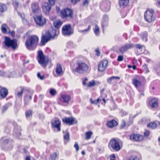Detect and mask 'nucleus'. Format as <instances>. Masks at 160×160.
Instances as JSON below:
<instances>
[{"instance_id": "nucleus-3", "label": "nucleus", "mask_w": 160, "mask_h": 160, "mask_svg": "<svg viewBox=\"0 0 160 160\" xmlns=\"http://www.w3.org/2000/svg\"><path fill=\"white\" fill-rule=\"evenodd\" d=\"M144 18L146 21L149 23L154 21L155 17L154 10L151 8L147 9L144 12Z\"/></svg>"}, {"instance_id": "nucleus-60", "label": "nucleus", "mask_w": 160, "mask_h": 160, "mask_svg": "<svg viewBox=\"0 0 160 160\" xmlns=\"http://www.w3.org/2000/svg\"><path fill=\"white\" fill-rule=\"evenodd\" d=\"M32 98V97L31 96H27L25 97V99H29V100L31 99Z\"/></svg>"}, {"instance_id": "nucleus-27", "label": "nucleus", "mask_w": 160, "mask_h": 160, "mask_svg": "<svg viewBox=\"0 0 160 160\" xmlns=\"http://www.w3.org/2000/svg\"><path fill=\"white\" fill-rule=\"evenodd\" d=\"M2 32L3 33H6L9 31V29L8 26L5 24H2L1 27Z\"/></svg>"}, {"instance_id": "nucleus-43", "label": "nucleus", "mask_w": 160, "mask_h": 160, "mask_svg": "<svg viewBox=\"0 0 160 160\" xmlns=\"http://www.w3.org/2000/svg\"><path fill=\"white\" fill-rule=\"evenodd\" d=\"M49 92L50 94L52 96H55L56 93V90L53 89H50V90Z\"/></svg>"}, {"instance_id": "nucleus-16", "label": "nucleus", "mask_w": 160, "mask_h": 160, "mask_svg": "<svg viewBox=\"0 0 160 160\" xmlns=\"http://www.w3.org/2000/svg\"><path fill=\"white\" fill-rule=\"evenodd\" d=\"M132 83L136 88L140 87L142 85V82L140 80V78L138 76L135 77L133 79Z\"/></svg>"}, {"instance_id": "nucleus-18", "label": "nucleus", "mask_w": 160, "mask_h": 160, "mask_svg": "<svg viewBox=\"0 0 160 160\" xmlns=\"http://www.w3.org/2000/svg\"><path fill=\"white\" fill-rule=\"evenodd\" d=\"M56 73L57 75L58 76H61L63 74V72L62 71V66L60 64H57L56 67Z\"/></svg>"}, {"instance_id": "nucleus-26", "label": "nucleus", "mask_w": 160, "mask_h": 160, "mask_svg": "<svg viewBox=\"0 0 160 160\" xmlns=\"http://www.w3.org/2000/svg\"><path fill=\"white\" fill-rule=\"evenodd\" d=\"M108 17L106 15L104 16L101 23V25L102 27H104L107 26L108 24Z\"/></svg>"}, {"instance_id": "nucleus-20", "label": "nucleus", "mask_w": 160, "mask_h": 160, "mask_svg": "<svg viewBox=\"0 0 160 160\" xmlns=\"http://www.w3.org/2000/svg\"><path fill=\"white\" fill-rule=\"evenodd\" d=\"M117 122L114 120H112L107 122L106 125L107 127L110 128H112L117 125Z\"/></svg>"}, {"instance_id": "nucleus-38", "label": "nucleus", "mask_w": 160, "mask_h": 160, "mask_svg": "<svg viewBox=\"0 0 160 160\" xmlns=\"http://www.w3.org/2000/svg\"><path fill=\"white\" fill-rule=\"evenodd\" d=\"M101 100V98H98L97 100H92V99H90V101L91 103L94 104H97L98 102L99 101Z\"/></svg>"}, {"instance_id": "nucleus-9", "label": "nucleus", "mask_w": 160, "mask_h": 160, "mask_svg": "<svg viewBox=\"0 0 160 160\" xmlns=\"http://www.w3.org/2000/svg\"><path fill=\"white\" fill-rule=\"evenodd\" d=\"M49 62V59L47 56H45L42 51L41 50V66L45 68Z\"/></svg>"}, {"instance_id": "nucleus-30", "label": "nucleus", "mask_w": 160, "mask_h": 160, "mask_svg": "<svg viewBox=\"0 0 160 160\" xmlns=\"http://www.w3.org/2000/svg\"><path fill=\"white\" fill-rule=\"evenodd\" d=\"M104 91V89H103L101 90L100 92H101V97L99 98H101V100L102 99L103 101L105 103H106V102L105 99V97H106V95H105L104 93L103 92Z\"/></svg>"}, {"instance_id": "nucleus-56", "label": "nucleus", "mask_w": 160, "mask_h": 160, "mask_svg": "<svg viewBox=\"0 0 160 160\" xmlns=\"http://www.w3.org/2000/svg\"><path fill=\"white\" fill-rule=\"evenodd\" d=\"M80 0H72V4H75L79 2Z\"/></svg>"}, {"instance_id": "nucleus-8", "label": "nucleus", "mask_w": 160, "mask_h": 160, "mask_svg": "<svg viewBox=\"0 0 160 160\" xmlns=\"http://www.w3.org/2000/svg\"><path fill=\"white\" fill-rule=\"evenodd\" d=\"M60 13L63 18L68 17L72 18L73 14L72 11L68 8L65 9L61 11Z\"/></svg>"}, {"instance_id": "nucleus-62", "label": "nucleus", "mask_w": 160, "mask_h": 160, "mask_svg": "<svg viewBox=\"0 0 160 160\" xmlns=\"http://www.w3.org/2000/svg\"><path fill=\"white\" fill-rule=\"evenodd\" d=\"M26 160H30V157L29 156H27L26 158Z\"/></svg>"}, {"instance_id": "nucleus-10", "label": "nucleus", "mask_w": 160, "mask_h": 160, "mask_svg": "<svg viewBox=\"0 0 160 160\" xmlns=\"http://www.w3.org/2000/svg\"><path fill=\"white\" fill-rule=\"evenodd\" d=\"M108 61L107 60H103L101 61L98 66V71L102 72L108 66Z\"/></svg>"}, {"instance_id": "nucleus-22", "label": "nucleus", "mask_w": 160, "mask_h": 160, "mask_svg": "<svg viewBox=\"0 0 160 160\" xmlns=\"http://www.w3.org/2000/svg\"><path fill=\"white\" fill-rule=\"evenodd\" d=\"M130 0H119V3L120 7L124 8L129 3Z\"/></svg>"}, {"instance_id": "nucleus-5", "label": "nucleus", "mask_w": 160, "mask_h": 160, "mask_svg": "<svg viewBox=\"0 0 160 160\" xmlns=\"http://www.w3.org/2000/svg\"><path fill=\"white\" fill-rule=\"evenodd\" d=\"M108 148L111 150L119 151L122 148L119 141L114 139H112L108 144Z\"/></svg>"}, {"instance_id": "nucleus-51", "label": "nucleus", "mask_w": 160, "mask_h": 160, "mask_svg": "<svg viewBox=\"0 0 160 160\" xmlns=\"http://www.w3.org/2000/svg\"><path fill=\"white\" fill-rule=\"evenodd\" d=\"M37 59L38 61V62L39 63H40V50H39L38 51V55Z\"/></svg>"}, {"instance_id": "nucleus-58", "label": "nucleus", "mask_w": 160, "mask_h": 160, "mask_svg": "<svg viewBox=\"0 0 160 160\" xmlns=\"http://www.w3.org/2000/svg\"><path fill=\"white\" fill-rule=\"evenodd\" d=\"M136 47L139 49H141L143 47V46L140 44H138L136 45Z\"/></svg>"}, {"instance_id": "nucleus-11", "label": "nucleus", "mask_w": 160, "mask_h": 160, "mask_svg": "<svg viewBox=\"0 0 160 160\" xmlns=\"http://www.w3.org/2000/svg\"><path fill=\"white\" fill-rule=\"evenodd\" d=\"M129 138L131 140L136 142L141 141L143 138V136L139 134H132L130 136Z\"/></svg>"}, {"instance_id": "nucleus-48", "label": "nucleus", "mask_w": 160, "mask_h": 160, "mask_svg": "<svg viewBox=\"0 0 160 160\" xmlns=\"http://www.w3.org/2000/svg\"><path fill=\"white\" fill-rule=\"evenodd\" d=\"M126 126V122L124 120L122 121V123L120 126V127L121 128H124Z\"/></svg>"}, {"instance_id": "nucleus-57", "label": "nucleus", "mask_w": 160, "mask_h": 160, "mask_svg": "<svg viewBox=\"0 0 160 160\" xmlns=\"http://www.w3.org/2000/svg\"><path fill=\"white\" fill-rule=\"evenodd\" d=\"M88 4V1L87 0H85L83 2V4L84 6H87Z\"/></svg>"}, {"instance_id": "nucleus-7", "label": "nucleus", "mask_w": 160, "mask_h": 160, "mask_svg": "<svg viewBox=\"0 0 160 160\" xmlns=\"http://www.w3.org/2000/svg\"><path fill=\"white\" fill-rule=\"evenodd\" d=\"M62 34L64 36H69L73 33V31L70 25L63 26L62 29Z\"/></svg>"}, {"instance_id": "nucleus-41", "label": "nucleus", "mask_w": 160, "mask_h": 160, "mask_svg": "<svg viewBox=\"0 0 160 160\" xmlns=\"http://www.w3.org/2000/svg\"><path fill=\"white\" fill-rule=\"evenodd\" d=\"M57 157V154L56 153H53L51 155V160H55Z\"/></svg>"}, {"instance_id": "nucleus-59", "label": "nucleus", "mask_w": 160, "mask_h": 160, "mask_svg": "<svg viewBox=\"0 0 160 160\" xmlns=\"http://www.w3.org/2000/svg\"><path fill=\"white\" fill-rule=\"evenodd\" d=\"M95 51L96 52V55L98 56H99V54H100V52H99V50L98 49V48H97V49H96L95 50Z\"/></svg>"}, {"instance_id": "nucleus-50", "label": "nucleus", "mask_w": 160, "mask_h": 160, "mask_svg": "<svg viewBox=\"0 0 160 160\" xmlns=\"http://www.w3.org/2000/svg\"><path fill=\"white\" fill-rule=\"evenodd\" d=\"M144 133L145 136L148 137L149 136L150 134V132L148 130H146L144 132Z\"/></svg>"}, {"instance_id": "nucleus-44", "label": "nucleus", "mask_w": 160, "mask_h": 160, "mask_svg": "<svg viewBox=\"0 0 160 160\" xmlns=\"http://www.w3.org/2000/svg\"><path fill=\"white\" fill-rule=\"evenodd\" d=\"M69 135L68 133H67L64 135V138L65 140H66L67 142L69 140Z\"/></svg>"}, {"instance_id": "nucleus-63", "label": "nucleus", "mask_w": 160, "mask_h": 160, "mask_svg": "<svg viewBox=\"0 0 160 160\" xmlns=\"http://www.w3.org/2000/svg\"><path fill=\"white\" fill-rule=\"evenodd\" d=\"M45 77L44 76H41V80H43L44 79Z\"/></svg>"}, {"instance_id": "nucleus-15", "label": "nucleus", "mask_w": 160, "mask_h": 160, "mask_svg": "<svg viewBox=\"0 0 160 160\" xmlns=\"http://www.w3.org/2000/svg\"><path fill=\"white\" fill-rule=\"evenodd\" d=\"M149 104L152 108H156L158 106V100L156 98H153L149 102Z\"/></svg>"}, {"instance_id": "nucleus-24", "label": "nucleus", "mask_w": 160, "mask_h": 160, "mask_svg": "<svg viewBox=\"0 0 160 160\" xmlns=\"http://www.w3.org/2000/svg\"><path fill=\"white\" fill-rule=\"evenodd\" d=\"M132 45L131 44L126 45L121 47L120 49V51L122 53H123L128 49L132 48Z\"/></svg>"}, {"instance_id": "nucleus-40", "label": "nucleus", "mask_w": 160, "mask_h": 160, "mask_svg": "<svg viewBox=\"0 0 160 160\" xmlns=\"http://www.w3.org/2000/svg\"><path fill=\"white\" fill-rule=\"evenodd\" d=\"M99 32V28L97 25H96L95 29L94 30V33L95 34L97 35Z\"/></svg>"}, {"instance_id": "nucleus-61", "label": "nucleus", "mask_w": 160, "mask_h": 160, "mask_svg": "<svg viewBox=\"0 0 160 160\" xmlns=\"http://www.w3.org/2000/svg\"><path fill=\"white\" fill-rule=\"evenodd\" d=\"M135 116H132V115H131L130 117H129V118H130V119L131 120V118H132L133 119V118H134V117H135Z\"/></svg>"}, {"instance_id": "nucleus-52", "label": "nucleus", "mask_w": 160, "mask_h": 160, "mask_svg": "<svg viewBox=\"0 0 160 160\" xmlns=\"http://www.w3.org/2000/svg\"><path fill=\"white\" fill-rule=\"evenodd\" d=\"M123 56L120 55L118 57V58L117 59L118 61H121L123 60Z\"/></svg>"}, {"instance_id": "nucleus-34", "label": "nucleus", "mask_w": 160, "mask_h": 160, "mask_svg": "<svg viewBox=\"0 0 160 160\" xmlns=\"http://www.w3.org/2000/svg\"><path fill=\"white\" fill-rule=\"evenodd\" d=\"M148 127L152 129H154L157 128V124L154 122L151 123L148 125Z\"/></svg>"}, {"instance_id": "nucleus-19", "label": "nucleus", "mask_w": 160, "mask_h": 160, "mask_svg": "<svg viewBox=\"0 0 160 160\" xmlns=\"http://www.w3.org/2000/svg\"><path fill=\"white\" fill-rule=\"evenodd\" d=\"M120 79V77H119L112 76L108 79L107 82L109 83H112L116 82L118 81Z\"/></svg>"}, {"instance_id": "nucleus-54", "label": "nucleus", "mask_w": 160, "mask_h": 160, "mask_svg": "<svg viewBox=\"0 0 160 160\" xmlns=\"http://www.w3.org/2000/svg\"><path fill=\"white\" fill-rule=\"evenodd\" d=\"M9 33L10 34V35L12 36L13 37L15 36V32L13 31H12L11 32L10 30H9L8 31Z\"/></svg>"}, {"instance_id": "nucleus-23", "label": "nucleus", "mask_w": 160, "mask_h": 160, "mask_svg": "<svg viewBox=\"0 0 160 160\" xmlns=\"http://www.w3.org/2000/svg\"><path fill=\"white\" fill-rule=\"evenodd\" d=\"M32 8L33 12L34 14H36L39 13L38 9V5L36 3H33L32 6Z\"/></svg>"}, {"instance_id": "nucleus-28", "label": "nucleus", "mask_w": 160, "mask_h": 160, "mask_svg": "<svg viewBox=\"0 0 160 160\" xmlns=\"http://www.w3.org/2000/svg\"><path fill=\"white\" fill-rule=\"evenodd\" d=\"M24 91V89L22 87H19L17 88V96L19 97H21L22 96Z\"/></svg>"}, {"instance_id": "nucleus-45", "label": "nucleus", "mask_w": 160, "mask_h": 160, "mask_svg": "<svg viewBox=\"0 0 160 160\" xmlns=\"http://www.w3.org/2000/svg\"><path fill=\"white\" fill-rule=\"evenodd\" d=\"M128 160H139V158L136 156L131 157Z\"/></svg>"}, {"instance_id": "nucleus-6", "label": "nucleus", "mask_w": 160, "mask_h": 160, "mask_svg": "<svg viewBox=\"0 0 160 160\" xmlns=\"http://www.w3.org/2000/svg\"><path fill=\"white\" fill-rule=\"evenodd\" d=\"M4 43L8 48L11 47L13 49H15L17 46V41L16 39H11L9 38L5 37Z\"/></svg>"}, {"instance_id": "nucleus-49", "label": "nucleus", "mask_w": 160, "mask_h": 160, "mask_svg": "<svg viewBox=\"0 0 160 160\" xmlns=\"http://www.w3.org/2000/svg\"><path fill=\"white\" fill-rule=\"evenodd\" d=\"M49 3L52 5H54L55 4L56 0H48Z\"/></svg>"}, {"instance_id": "nucleus-55", "label": "nucleus", "mask_w": 160, "mask_h": 160, "mask_svg": "<svg viewBox=\"0 0 160 160\" xmlns=\"http://www.w3.org/2000/svg\"><path fill=\"white\" fill-rule=\"evenodd\" d=\"M90 28V26H88V29H84V30H82L79 31V32H84L87 31Z\"/></svg>"}, {"instance_id": "nucleus-32", "label": "nucleus", "mask_w": 160, "mask_h": 160, "mask_svg": "<svg viewBox=\"0 0 160 160\" xmlns=\"http://www.w3.org/2000/svg\"><path fill=\"white\" fill-rule=\"evenodd\" d=\"M6 7L5 4L0 3V11L2 12H4L6 10Z\"/></svg>"}, {"instance_id": "nucleus-53", "label": "nucleus", "mask_w": 160, "mask_h": 160, "mask_svg": "<svg viewBox=\"0 0 160 160\" xmlns=\"http://www.w3.org/2000/svg\"><path fill=\"white\" fill-rule=\"evenodd\" d=\"M110 160H115L116 157L114 154H112L110 156Z\"/></svg>"}, {"instance_id": "nucleus-37", "label": "nucleus", "mask_w": 160, "mask_h": 160, "mask_svg": "<svg viewBox=\"0 0 160 160\" xmlns=\"http://www.w3.org/2000/svg\"><path fill=\"white\" fill-rule=\"evenodd\" d=\"M46 22V20L41 15V26L44 25Z\"/></svg>"}, {"instance_id": "nucleus-35", "label": "nucleus", "mask_w": 160, "mask_h": 160, "mask_svg": "<svg viewBox=\"0 0 160 160\" xmlns=\"http://www.w3.org/2000/svg\"><path fill=\"white\" fill-rule=\"evenodd\" d=\"M96 82L94 80H92L90 81L87 84V87H92L96 85Z\"/></svg>"}, {"instance_id": "nucleus-25", "label": "nucleus", "mask_w": 160, "mask_h": 160, "mask_svg": "<svg viewBox=\"0 0 160 160\" xmlns=\"http://www.w3.org/2000/svg\"><path fill=\"white\" fill-rule=\"evenodd\" d=\"M54 26L56 28H58L61 26L62 22L59 19H57L53 22Z\"/></svg>"}, {"instance_id": "nucleus-64", "label": "nucleus", "mask_w": 160, "mask_h": 160, "mask_svg": "<svg viewBox=\"0 0 160 160\" xmlns=\"http://www.w3.org/2000/svg\"><path fill=\"white\" fill-rule=\"evenodd\" d=\"M37 77L38 78H40V73L38 72L37 74Z\"/></svg>"}, {"instance_id": "nucleus-17", "label": "nucleus", "mask_w": 160, "mask_h": 160, "mask_svg": "<svg viewBox=\"0 0 160 160\" xmlns=\"http://www.w3.org/2000/svg\"><path fill=\"white\" fill-rule=\"evenodd\" d=\"M8 94V90L6 88H2L0 89V97L1 98H5Z\"/></svg>"}, {"instance_id": "nucleus-1", "label": "nucleus", "mask_w": 160, "mask_h": 160, "mask_svg": "<svg viewBox=\"0 0 160 160\" xmlns=\"http://www.w3.org/2000/svg\"><path fill=\"white\" fill-rule=\"evenodd\" d=\"M56 36V31L53 30L51 32H47L45 35H42V36L41 46H43L51 39H53Z\"/></svg>"}, {"instance_id": "nucleus-2", "label": "nucleus", "mask_w": 160, "mask_h": 160, "mask_svg": "<svg viewBox=\"0 0 160 160\" xmlns=\"http://www.w3.org/2000/svg\"><path fill=\"white\" fill-rule=\"evenodd\" d=\"M38 40V38L37 36H32L30 38L29 40L26 42V46L28 49H32L36 47Z\"/></svg>"}, {"instance_id": "nucleus-39", "label": "nucleus", "mask_w": 160, "mask_h": 160, "mask_svg": "<svg viewBox=\"0 0 160 160\" xmlns=\"http://www.w3.org/2000/svg\"><path fill=\"white\" fill-rule=\"evenodd\" d=\"M147 33L145 32L144 33L142 34L141 35V37L142 40L143 41H144L145 42L147 41Z\"/></svg>"}, {"instance_id": "nucleus-29", "label": "nucleus", "mask_w": 160, "mask_h": 160, "mask_svg": "<svg viewBox=\"0 0 160 160\" xmlns=\"http://www.w3.org/2000/svg\"><path fill=\"white\" fill-rule=\"evenodd\" d=\"M33 18L36 23L40 26V16L35 15L33 17Z\"/></svg>"}, {"instance_id": "nucleus-12", "label": "nucleus", "mask_w": 160, "mask_h": 160, "mask_svg": "<svg viewBox=\"0 0 160 160\" xmlns=\"http://www.w3.org/2000/svg\"><path fill=\"white\" fill-rule=\"evenodd\" d=\"M62 121L69 125H72L77 122L76 119L72 117L64 118Z\"/></svg>"}, {"instance_id": "nucleus-33", "label": "nucleus", "mask_w": 160, "mask_h": 160, "mask_svg": "<svg viewBox=\"0 0 160 160\" xmlns=\"http://www.w3.org/2000/svg\"><path fill=\"white\" fill-rule=\"evenodd\" d=\"M92 134V132L91 131H89L86 132L85 139L86 140H88L91 138V135Z\"/></svg>"}, {"instance_id": "nucleus-42", "label": "nucleus", "mask_w": 160, "mask_h": 160, "mask_svg": "<svg viewBox=\"0 0 160 160\" xmlns=\"http://www.w3.org/2000/svg\"><path fill=\"white\" fill-rule=\"evenodd\" d=\"M32 114V111L31 110H28L26 112V116L27 118L29 117Z\"/></svg>"}, {"instance_id": "nucleus-31", "label": "nucleus", "mask_w": 160, "mask_h": 160, "mask_svg": "<svg viewBox=\"0 0 160 160\" xmlns=\"http://www.w3.org/2000/svg\"><path fill=\"white\" fill-rule=\"evenodd\" d=\"M12 4L15 8H19L21 6V5L19 3L18 0H14L12 2Z\"/></svg>"}, {"instance_id": "nucleus-4", "label": "nucleus", "mask_w": 160, "mask_h": 160, "mask_svg": "<svg viewBox=\"0 0 160 160\" xmlns=\"http://www.w3.org/2000/svg\"><path fill=\"white\" fill-rule=\"evenodd\" d=\"M77 66L74 71L79 73L82 74L86 72L89 69L88 65L83 62H78L77 63Z\"/></svg>"}, {"instance_id": "nucleus-46", "label": "nucleus", "mask_w": 160, "mask_h": 160, "mask_svg": "<svg viewBox=\"0 0 160 160\" xmlns=\"http://www.w3.org/2000/svg\"><path fill=\"white\" fill-rule=\"evenodd\" d=\"M8 105H5L2 108V112H4L5 111H6L8 109Z\"/></svg>"}, {"instance_id": "nucleus-36", "label": "nucleus", "mask_w": 160, "mask_h": 160, "mask_svg": "<svg viewBox=\"0 0 160 160\" xmlns=\"http://www.w3.org/2000/svg\"><path fill=\"white\" fill-rule=\"evenodd\" d=\"M18 14L21 17L23 22L25 23H27V20L25 19L24 14L23 13H18Z\"/></svg>"}, {"instance_id": "nucleus-14", "label": "nucleus", "mask_w": 160, "mask_h": 160, "mask_svg": "<svg viewBox=\"0 0 160 160\" xmlns=\"http://www.w3.org/2000/svg\"><path fill=\"white\" fill-rule=\"evenodd\" d=\"M51 8V6L47 2L44 3L42 6V11L46 14L48 13Z\"/></svg>"}, {"instance_id": "nucleus-21", "label": "nucleus", "mask_w": 160, "mask_h": 160, "mask_svg": "<svg viewBox=\"0 0 160 160\" xmlns=\"http://www.w3.org/2000/svg\"><path fill=\"white\" fill-rule=\"evenodd\" d=\"M62 102L68 103L71 99V96L69 95H63L61 96Z\"/></svg>"}, {"instance_id": "nucleus-47", "label": "nucleus", "mask_w": 160, "mask_h": 160, "mask_svg": "<svg viewBox=\"0 0 160 160\" xmlns=\"http://www.w3.org/2000/svg\"><path fill=\"white\" fill-rule=\"evenodd\" d=\"M74 147L76 148L77 152L79 150V147L77 142H75Z\"/></svg>"}, {"instance_id": "nucleus-13", "label": "nucleus", "mask_w": 160, "mask_h": 160, "mask_svg": "<svg viewBox=\"0 0 160 160\" xmlns=\"http://www.w3.org/2000/svg\"><path fill=\"white\" fill-rule=\"evenodd\" d=\"M51 124L52 128H56L58 131L59 132L61 130L60 121L58 119H55L52 121Z\"/></svg>"}]
</instances>
